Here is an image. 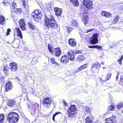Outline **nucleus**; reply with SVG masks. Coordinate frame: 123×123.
I'll list each match as a JSON object with an SVG mask.
<instances>
[{
  "instance_id": "1",
  "label": "nucleus",
  "mask_w": 123,
  "mask_h": 123,
  "mask_svg": "<svg viewBox=\"0 0 123 123\" xmlns=\"http://www.w3.org/2000/svg\"><path fill=\"white\" fill-rule=\"evenodd\" d=\"M83 4L84 6L81 7V11L80 16L82 20L86 25L89 21V18L86 12H84V11H86L89 9L93 8L92 1L89 0H83Z\"/></svg>"
},
{
  "instance_id": "2",
  "label": "nucleus",
  "mask_w": 123,
  "mask_h": 123,
  "mask_svg": "<svg viewBox=\"0 0 123 123\" xmlns=\"http://www.w3.org/2000/svg\"><path fill=\"white\" fill-rule=\"evenodd\" d=\"M45 17V25L48 28L52 29H56L58 28V25L55 21L54 18L51 13L46 15Z\"/></svg>"
},
{
  "instance_id": "3",
  "label": "nucleus",
  "mask_w": 123,
  "mask_h": 123,
  "mask_svg": "<svg viewBox=\"0 0 123 123\" xmlns=\"http://www.w3.org/2000/svg\"><path fill=\"white\" fill-rule=\"evenodd\" d=\"M19 119V115L16 112H11L8 115L7 120L10 123L16 122L18 121Z\"/></svg>"
},
{
  "instance_id": "4",
  "label": "nucleus",
  "mask_w": 123,
  "mask_h": 123,
  "mask_svg": "<svg viewBox=\"0 0 123 123\" xmlns=\"http://www.w3.org/2000/svg\"><path fill=\"white\" fill-rule=\"evenodd\" d=\"M76 108H68L67 111L68 113L69 118L70 119L72 117H73L76 114L77 109Z\"/></svg>"
},
{
  "instance_id": "5",
  "label": "nucleus",
  "mask_w": 123,
  "mask_h": 123,
  "mask_svg": "<svg viewBox=\"0 0 123 123\" xmlns=\"http://www.w3.org/2000/svg\"><path fill=\"white\" fill-rule=\"evenodd\" d=\"M43 104L45 107H49L51 104V100L49 98H45L43 100Z\"/></svg>"
},
{
  "instance_id": "6",
  "label": "nucleus",
  "mask_w": 123,
  "mask_h": 123,
  "mask_svg": "<svg viewBox=\"0 0 123 123\" xmlns=\"http://www.w3.org/2000/svg\"><path fill=\"white\" fill-rule=\"evenodd\" d=\"M98 34L97 33H95L93 35L92 37L90 39V42L91 44H94L98 43Z\"/></svg>"
},
{
  "instance_id": "7",
  "label": "nucleus",
  "mask_w": 123,
  "mask_h": 123,
  "mask_svg": "<svg viewBox=\"0 0 123 123\" xmlns=\"http://www.w3.org/2000/svg\"><path fill=\"white\" fill-rule=\"evenodd\" d=\"M19 26L20 28L23 30H25L26 29V24L25 21L23 19L19 20Z\"/></svg>"
},
{
  "instance_id": "8",
  "label": "nucleus",
  "mask_w": 123,
  "mask_h": 123,
  "mask_svg": "<svg viewBox=\"0 0 123 123\" xmlns=\"http://www.w3.org/2000/svg\"><path fill=\"white\" fill-rule=\"evenodd\" d=\"M105 122L106 123H116V117L113 116L107 118L106 119Z\"/></svg>"
},
{
  "instance_id": "9",
  "label": "nucleus",
  "mask_w": 123,
  "mask_h": 123,
  "mask_svg": "<svg viewBox=\"0 0 123 123\" xmlns=\"http://www.w3.org/2000/svg\"><path fill=\"white\" fill-rule=\"evenodd\" d=\"M10 68L12 71H16L18 67L16 63H12L10 64Z\"/></svg>"
},
{
  "instance_id": "10",
  "label": "nucleus",
  "mask_w": 123,
  "mask_h": 123,
  "mask_svg": "<svg viewBox=\"0 0 123 123\" xmlns=\"http://www.w3.org/2000/svg\"><path fill=\"white\" fill-rule=\"evenodd\" d=\"M14 33H17L18 36L20 37L21 38H22V34L20 29L18 28H16L14 30Z\"/></svg>"
},
{
  "instance_id": "11",
  "label": "nucleus",
  "mask_w": 123,
  "mask_h": 123,
  "mask_svg": "<svg viewBox=\"0 0 123 123\" xmlns=\"http://www.w3.org/2000/svg\"><path fill=\"white\" fill-rule=\"evenodd\" d=\"M69 60V58L67 54H66L65 55L63 56L61 59V62L64 63H67L68 61Z\"/></svg>"
},
{
  "instance_id": "12",
  "label": "nucleus",
  "mask_w": 123,
  "mask_h": 123,
  "mask_svg": "<svg viewBox=\"0 0 123 123\" xmlns=\"http://www.w3.org/2000/svg\"><path fill=\"white\" fill-rule=\"evenodd\" d=\"M69 45L72 47H74L76 46V43L75 39L73 38H70L68 41Z\"/></svg>"
},
{
  "instance_id": "13",
  "label": "nucleus",
  "mask_w": 123,
  "mask_h": 123,
  "mask_svg": "<svg viewBox=\"0 0 123 123\" xmlns=\"http://www.w3.org/2000/svg\"><path fill=\"white\" fill-rule=\"evenodd\" d=\"M54 10L56 16H59L62 14V11L61 9L55 7L54 8Z\"/></svg>"
},
{
  "instance_id": "14",
  "label": "nucleus",
  "mask_w": 123,
  "mask_h": 123,
  "mask_svg": "<svg viewBox=\"0 0 123 123\" xmlns=\"http://www.w3.org/2000/svg\"><path fill=\"white\" fill-rule=\"evenodd\" d=\"M100 66L101 65L99 63L96 62L92 64L91 67V69L93 71L95 69H98V68H99Z\"/></svg>"
},
{
  "instance_id": "15",
  "label": "nucleus",
  "mask_w": 123,
  "mask_h": 123,
  "mask_svg": "<svg viewBox=\"0 0 123 123\" xmlns=\"http://www.w3.org/2000/svg\"><path fill=\"white\" fill-rule=\"evenodd\" d=\"M55 56L57 57H59L61 55V51L60 49L59 48H57L55 49Z\"/></svg>"
},
{
  "instance_id": "16",
  "label": "nucleus",
  "mask_w": 123,
  "mask_h": 123,
  "mask_svg": "<svg viewBox=\"0 0 123 123\" xmlns=\"http://www.w3.org/2000/svg\"><path fill=\"white\" fill-rule=\"evenodd\" d=\"M12 86L11 82L10 81L8 82L6 84V91H8L9 90L11 89Z\"/></svg>"
},
{
  "instance_id": "17",
  "label": "nucleus",
  "mask_w": 123,
  "mask_h": 123,
  "mask_svg": "<svg viewBox=\"0 0 123 123\" xmlns=\"http://www.w3.org/2000/svg\"><path fill=\"white\" fill-rule=\"evenodd\" d=\"M32 16L34 18V19L36 21L38 22L41 19L42 15L41 14H40V15H32Z\"/></svg>"
},
{
  "instance_id": "18",
  "label": "nucleus",
  "mask_w": 123,
  "mask_h": 123,
  "mask_svg": "<svg viewBox=\"0 0 123 123\" xmlns=\"http://www.w3.org/2000/svg\"><path fill=\"white\" fill-rule=\"evenodd\" d=\"M101 14L102 15L108 18H109L111 16V14L105 11H103L102 12Z\"/></svg>"
},
{
  "instance_id": "19",
  "label": "nucleus",
  "mask_w": 123,
  "mask_h": 123,
  "mask_svg": "<svg viewBox=\"0 0 123 123\" xmlns=\"http://www.w3.org/2000/svg\"><path fill=\"white\" fill-rule=\"evenodd\" d=\"M22 2L23 3V5L24 10L26 11V12H27L29 10L28 6L26 3L25 0H23Z\"/></svg>"
},
{
  "instance_id": "20",
  "label": "nucleus",
  "mask_w": 123,
  "mask_h": 123,
  "mask_svg": "<svg viewBox=\"0 0 123 123\" xmlns=\"http://www.w3.org/2000/svg\"><path fill=\"white\" fill-rule=\"evenodd\" d=\"M67 55L68 58H69L70 60L71 61H73L74 59V55L69 52H68L67 53Z\"/></svg>"
},
{
  "instance_id": "21",
  "label": "nucleus",
  "mask_w": 123,
  "mask_h": 123,
  "mask_svg": "<svg viewBox=\"0 0 123 123\" xmlns=\"http://www.w3.org/2000/svg\"><path fill=\"white\" fill-rule=\"evenodd\" d=\"M41 14L42 15V14L40 11V10H34L33 12L32 13V15H40V14Z\"/></svg>"
},
{
  "instance_id": "22",
  "label": "nucleus",
  "mask_w": 123,
  "mask_h": 123,
  "mask_svg": "<svg viewBox=\"0 0 123 123\" xmlns=\"http://www.w3.org/2000/svg\"><path fill=\"white\" fill-rule=\"evenodd\" d=\"M88 47L89 48H96L99 50H101L102 49L101 46H99L98 45L95 46H89Z\"/></svg>"
},
{
  "instance_id": "23",
  "label": "nucleus",
  "mask_w": 123,
  "mask_h": 123,
  "mask_svg": "<svg viewBox=\"0 0 123 123\" xmlns=\"http://www.w3.org/2000/svg\"><path fill=\"white\" fill-rule=\"evenodd\" d=\"M70 2H71L74 6H78L79 5V3L77 0H70Z\"/></svg>"
},
{
  "instance_id": "24",
  "label": "nucleus",
  "mask_w": 123,
  "mask_h": 123,
  "mask_svg": "<svg viewBox=\"0 0 123 123\" xmlns=\"http://www.w3.org/2000/svg\"><path fill=\"white\" fill-rule=\"evenodd\" d=\"M48 49L49 52L52 54H53L54 51L55 50V49H54V48L52 47L50 45V44H48Z\"/></svg>"
},
{
  "instance_id": "25",
  "label": "nucleus",
  "mask_w": 123,
  "mask_h": 123,
  "mask_svg": "<svg viewBox=\"0 0 123 123\" xmlns=\"http://www.w3.org/2000/svg\"><path fill=\"white\" fill-rule=\"evenodd\" d=\"M5 22V19L4 17L2 15H0V24L3 25Z\"/></svg>"
},
{
  "instance_id": "26",
  "label": "nucleus",
  "mask_w": 123,
  "mask_h": 123,
  "mask_svg": "<svg viewBox=\"0 0 123 123\" xmlns=\"http://www.w3.org/2000/svg\"><path fill=\"white\" fill-rule=\"evenodd\" d=\"M15 103V100H10L8 102V105L10 107H12L14 105Z\"/></svg>"
},
{
  "instance_id": "27",
  "label": "nucleus",
  "mask_w": 123,
  "mask_h": 123,
  "mask_svg": "<svg viewBox=\"0 0 123 123\" xmlns=\"http://www.w3.org/2000/svg\"><path fill=\"white\" fill-rule=\"evenodd\" d=\"M111 74L110 73H108V74H107L106 75V77L105 78V80H102V79L101 78H100V79L102 81H106L108 80L109 79L111 76Z\"/></svg>"
},
{
  "instance_id": "28",
  "label": "nucleus",
  "mask_w": 123,
  "mask_h": 123,
  "mask_svg": "<svg viewBox=\"0 0 123 123\" xmlns=\"http://www.w3.org/2000/svg\"><path fill=\"white\" fill-rule=\"evenodd\" d=\"M84 56L82 55H80L78 56L76 58V60L78 62H80L83 60Z\"/></svg>"
},
{
  "instance_id": "29",
  "label": "nucleus",
  "mask_w": 123,
  "mask_h": 123,
  "mask_svg": "<svg viewBox=\"0 0 123 123\" xmlns=\"http://www.w3.org/2000/svg\"><path fill=\"white\" fill-rule=\"evenodd\" d=\"M39 105L37 103H35L34 104L32 105H29L28 106V108H30L31 107H33L34 108H38L39 107Z\"/></svg>"
},
{
  "instance_id": "30",
  "label": "nucleus",
  "mask_w": 123,
  "mask_h": 123,
  "mask_svg": "<svg viewBox=\"0 0 123 123\" xmlns=\"http://www.w3.org/2000/svg\"><path fill=\"white\" fill-rule=\"evenodd\" d=\"M85 121L86 123H93V121L91 120L90 118L88 116L87 117Z\"/></svg>"
},
{
  "instance_id": "31",
  "label": "nucleus",
  "mask_w": 123,
  "mask_h": 123,
  "mask_svg": "<svg viewBox=\"0 0 123 123\" xmlns=\"http://www.w3.org/2000/svg\"><path fill=\"white\" fill-rule=\"evenodd\" d=\"M119 17L118 16H116L113 19V23H117L119 20Z\"/></svg>"
},
{
  "instance_id": "32",
  "label": "nucleus",
  "mask_w": 123,
  "mask_h": 123,
  "mask_svg": "<svg viewBox=\"0 0 123 123\" xmlns=\"http://www.w3.org/2000/svg\"><path fill=\"white\" fill-rule=\"evenodd\" d=\"M50 59L51 61L53 64H55L57 66H59V65L58 63L55 61V59L54 58H51Z\"/></svg>"
},
{
  "instance_id": "33",
  "label": "nucleus",
  "mask_w": 123,
  "mask_h": 123,
  "mask_svg": "<svg viewBox=\"0 0 123 123\" xmlns=\"http://www.w3.org/2000/svg\"><path fill=\"white\" fill-rule=\"evenodd\" d=\"M72 25L73 27H76L78 25V23L77 21L75 20H74L72 22Z\"/></svg>"
},
{
  "instance_id": "34",
  "label": "nucleus",
  "mask_w": 123,
  "mask_h": 123,
  "mask_svg": "<svg viewBox=\"0 0 123 123\" xmlns=\"http://www.w3.org/2000/svg\"><path fill=\"white\" fill-rule=\"evenodd\" d=\"M12 10L14 12H18L20 11L21 9L19 8H18L14 7L12 8Z\"/></svg>"
},
{
  "instance_id": "35",
  "label": "nucleus",
  "mask_w": 123,
  "mask_h": 123,
  "mask_svg": "<svg viewBox=\"0 0 123 123\" xmlns=\"http://www.w3.org/2000/svg\"><path fill=\"white\" fill-rule=\"evenodd\" d=\"M4 119V115L3 114H0V121L3 122Z\"/></svg>"
},
{
  "instance_id": "36",
  "label": "nucleus",
  "mask_w": 123,
  "mask_h": 123,
  "mask_svg": "<svg viewBox=\"0 0 123 123\" xmlns=\"http://www.w3.org/2000/svg\"><path fill=\"white\" fill-rule=\"evenodd\" d=\"M28 25L29 26L30 28L31 29L33 30L35 29V28L33 25L30 22H29L28 23Z\"/></svg>"
},
{
  "instance_id": "37",
  "label": "nucleus",
  "mask_w": 123,
  "mask_h": 123,
  "mask_svg": "<svg viewBox=\"0 0 123 123\" xmlns=\"http://www.w3.org/2000/svg\"><path fill=\"white\" fill-rule=\"evenodd\" d=\"M114 108H108L107 111V114H108L113 111Z\"/></svg>"
},
{
  "instance_id": "38",
  "label": "nucleus",
  "mask_w": 123,
  "mask_h": 123,
  "mask_svg": "<svg viewBox=\"0 0 123 123\" xmlns=\"http://www.w3.org/2000/svg\"><path fill=\"white\" fill-rule=\"evenodd\" d=\"M117 108H123V103H120L117 106Z\"/></svg>"
},
{
  "instance_id": "39",
  "label": "nucleus",
  "mask_w": 123,
  "mask_h": 123,
  "mask_svg": "<svg viewBox=\"0 0 123 123\" xmlns=\"http://www.w3.org/2000/svg\"><path fill=\"white\" fill-rule=\"evenodd\" d=\"M60 113L59 112H57L55 113L53 115L52 117V119L53 121H55V117L57 114Z\"/></svg>"
},
{
  "instance_id": "40",
  "label": "nucleus",
  "mask_w": 123,
  "mask_h": 123,
  "mask_svg": "<svg viewBox=\"0 0 123 123\" xmlns=\"http://www.w3.org/2000/svg\"><path fill=\"white\" fill-rule=\"evenodd\" d=\"M31 109H32V111L33 110V111H31V113L32 115H34L35 113L36 108H31Z\"/></svg>"
},
{
  "instance_id": "41",
  "label": "nucleus",
  "mask_w": 123,
  "mask_h": 123,
  "mask_svg": "<svg viewBox=\"0 0 123 123\" xmlns=\"http://www.w3.org/2000/svg\"><path fill=\"white\" fill-rule=\"evenodd\" d=\"M123 59V56L122 55L121 56V58L118 60V62H119V63L121 64H122V60Z\"/></svg>"
},
{
  "instance_id": "42",
  "label": "nucleus",
  "mask_w": 123,
  "mask_h": 123,
  "mask_svg": "<svg viewBox=\"0 0 123 123\" xmlns=\"http://www.w3.org/2000/svg\"><path fill=\"white\" fill-rule=\"evenodd\" d=\"M12 8L16 7L17 6L16 3L14 2H13L12 3Z\"/></svg>"
},
{
  "instance_id": "43",
  "label": "nucleus",
  "mask_w": 123,
  "mask_h": 123,
  "mask_svg": "<svg viewBox=\"0 0 123 123\" xmlns=\"http://www.w3.org/2000/svg\"><path fill=\"white\" fill-rule=\"evenodd\" d=\"M67 31L68 32H70L72 30V28L69 26L67 27Z\"/></svg>"
},
{
  "instance_id": "44",
  "label": "nucleus",
  "mask_w": 123,
  "mask_h": 123,
  "mask_svg": "<svg viewBox=\"0 0 123 123\" xmlns=\"http://www.w3.org/2000/svg\"><path fill=\"white\" fill-rule=\"evenodd\" d=\"M62 101L64 105H65L66 107H68V104L66 103V101H65L64 100H63Z\"/></svg>"
},
{
  "instance_id": "45",
  "label": "nucleus",
  "mask_w": 123,
  "mask_h": 123,
  "mask_svg": "<svg viewBox=\"0 0 123 123\" xmlns=\"http://www.w3.org/2000/svg\"><path fill=\"white\" fill-rule=\"evenodd\" d=\"M5 1H3V3L4 4V6H7L9 4V3L8 2H5Z\"/></svg>"
},
{
  "instance_id": "46",
  "label": "nucleus",
  "mask_w": 123,
  "mask_h": 123,
  "mask_svg": "<svg viewBox=\"0 0 123 123\" xmlns=\"http://www.w3.org/2000/svg\"><path fill=\"white\" fill-rule=\"evenodd\" d=\"M8 69H3V71L4 73H5L6 75L8 74Z\"/></svg>"
},
{
  "instance_id": "47",
  "label": "nucleus",
  "mask_w": 123,
  "mask_h": 123,
  "mask_svg": "<svg viewBox=\"0 0 123 123\" xmlns=\"http://www.w3.org/2000/svg\"><path fill=\"white\" fill-rule=\"evenodd\" d=\"M85 111L86 113H89L90 112L89 108H85Z\"/></svg>"
},
{
  "instance_id": "48",
  "label": "nucleus",
  "mask_w": 123,
  "mask_h": 123,
  "mask_svg": "<svg viewBox=\"0 0 123 123\" xmlns=\"http://www.w3.org/2000/svg\"><path fill=\"white\" fill-rule=\"evenodd\" d=\"M11 31V30L10 29H8L7 30V32L6 33V35H8L9 34V32Z\"/></svg>"
},
{
  "instance_id": "49",
  "label": "nucleus",
  "mask_w": 123,
  "mask_h": 123,
  "mask_svg": "<svg viewBox=\"0 0 123 123\" xmlns=\"http://www.w3.org/2000/svg\"><path fill=\"white\" fill-rule=\"evenodd\" d=\"M9 68L8 66L7 65L4 66V69L5 70L8 69Z\"/></svg>"
},
{
  "instance_id": "50",
  "label": "nucleus",
  "mask_w": 123,
  "mask_h": 123,
  "mask_svg": "<svg viewBox=\"0 0 123 123\" xmlns=\"http://www.w3.org/2000/svg\"><path fill=\"white\" fill-rule=\"evenodd\" d=\"M87 65V64H85L82 65V67H83L85 68L86 67Z\"/></svg>"
},
{
  "instance_id": "51",
  "label": "nucleus",
  "mask_w": 123,
  "mask_h": 123,
  "mask_svg": "<svg viewBox=\"0 0 123 123\" xmlns=\"http://www.w3.org/2000/svg\"><path fill=\"white\" fill-rule=\"evenodd\" d=\"M93 29H89L87 31H86V33H88L89 32H91V31H92L93 30Z\"/></svg>"
},
{
  "instance_id": "52",
  "label": "nucleus",
  "mask_w": 123,
  "mask_h": 123,
  "mask_svg": "<svg viewBox=\"0 0 123 123\" xmlns=\"http://www.w3.org/2000/svg\"><path fill=\"white\" fill-rule=\"evenodd\" d=\"M85 69L83 67H82V66H81L80 67H79V69L80 70H81L82 69Z\"/></svg>"
},
{
  "instance_id": "53",
  "label": "nucleus",
  "mask_w": 123,
  "mask_h": 123,
  "mask_svg": "<svg viewBox=\"0 0 123 123\" xmlns=\"http://www.w3.org/2000/svg\"><path fill=\"white\" fill-rule=\"evenodd\" d=\"M76 105H71V107L70 108H76ZM68 108H70L69 107Z\"/></svg>"
},
{
  "instance_id": "54",
  "label": "nucleus",
  "mask_w": 123,
  "mask_h": 123,
  "mask_svg": "<svg viewBox=\"0 0 123 123\" xmlns=\"http://www.w3.org/2000/svg\"><path fill=\"white\" fill-rule=\"evenodd\" d=\"M20 106V104L19 103H18V104L16 105V106L17 107L19 108Z\"/></svg>"
},
{
  "instance_id": "55",
  "label": "nucleus",
  "mask_w": 123,
  "mask_h": 123,
  "mask_svg": "<svg viewBox=\"0 0 123 123\" xmlns=\"http://www.w3.org/2000/svg\"><path fill=\"white\" fill-rule=\"evenodd\" d=\"M114 107H115V106L113 105H111L110 106H109V107H110V108H114Z\"/></svg>"
},
{
  "instance_id": "56",
  "label": "nucleus",
  "mask_w": 123,
  "mask_h": 123,
  "mask_svg": "<svg viewBox=\"0 0 123 123\" xmlns=\"http://www.w3.org/2000/svg\"><path fill=\"white\" fill-rule=\"evenodd\" d=\"M118 76H119V75H118V74H117V76L116 77V79L117 80Z\"/></svg>"
},
{
  "instance_id": "57",
  "label": "nucleus",
  "mask_w": 123,
  "mask_h": 123,
  "mask_svg": "<svg viewBox=\"0 0 123 123\" xmlns=\"http://www.w3.org/2000/svg\"><path fill=\"white\" fill-rule=\"evenodd\" d=\"M4 78V77H0V79H2Z\"/></svg>"
},
{
  "instance_id": "58",
  "label": "nucleus",
  "mask_w": 123,
  "mask_h": 123,
  "mask_svg": "<svg viewBox=\"0 0 123 123\" xmlns=\"http://www.w3.org/2000/svg\"><path fill=\"white\" fill-rule=\"evenodd\" d=\"M74 63V62H71L70 63V65H72V64H73Z\"/></svg>"
},
{
  "instance_id": "59",
  "label": "nucleus",
  "mask_w": 123,
  "mask_h": 123,
  "mask_svg": "<svg viewBox=\"0 0 123 123\" xmlns=\"http://www.w3.org/2000/svg\"><path fill=\"white\" fill-rule=\"evenodd\" d=\"M3 122L1 121H0V123H3Z\"/></svg>"
},
{
  "instance_id": "60",
  "label": "nucleus",
  "mask_w": 123,
  "mask_h": 123,
  "mask_svg": "<svg viewBox=\"0 0 123 123\" xmlns=\"http://www.w3.org/2000/svg\"><path fill=\"white\" fill-rule=\"evenodd\" d=\"M36 63H37V59L36 60Z\"/></svg>"
},
{
  "instance_id": "61",
  "label": "nucleus",
  "mask_w": 123,
  "mask_h": 123,
  "mask_svg": "<svg viewBox=\"0 0 123 123\" xmlns=\"http://www.w3.org/2000/svg\"><path fill=\"white\" fill-rule=\"evenodd\" d=\"M102 65H104V63H103V62H102Z\"/></svg>"
},
{
  "instance_id": "62",
  "label": "nucleus",
  "mask_w": 123,
  "mask_h": 123,
  "mask_svg": "<svg viewBox=\"0 0 123 123\" xmlns=\"http://www.w3.org/2000/svg\"><path fill=\"white\" fill-rule=\"evenodd\" d=\"M80 36L81 37H82V35H81L80 34Z\"/></svg>"
},
{
  "instance_id": "63",
  "label": "nucleus",
  "mask_w": 123,
  "mask_h": 123,
  "mask_svg": "<svg viewBox=\"0 0 123 123\" xmlns=\"http://www.w3.org/2000/svg\"><path fill=\"white\" fill-rule=\"evenodd\" d=\"M122 21L123 22V18L122 19Z\"/></svg>"
},
{
  "instance_id": "64",
  "label": "nucleus",
  "mask_w": 123,
  "mask_h": 123,
  "mask_svg": "<svg viewBox=\"0 0 123 123\" xmlns=\"http://www.w3.org/2000/svg\"><path fill=\"white\" fill-rule=\"evenodd\" d=\"M18 79V80H20L19 79Z\"/></svg>"
}]
</instances>
